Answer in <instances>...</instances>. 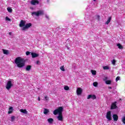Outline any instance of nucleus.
Wrapping results in <instances>:
<instances>
[{
	"label": "nucleus",
	"instance_id": "40",
	"mask_svg": "<svg viewBox=\"0 0 125 125\" xmlns=\"http://www.w3.org/2000/svg\"><path fill=\"white\" fill-rule=\"evenodd\" d=\"M108 88H109V89H112V87L109 86V87H108Z\"/></svg>",
	"mask_w": 125,
	"mask_h": 125
},
{
	"label": "nucleus",
	"instance_id": "5",
	"mask_svg": "<svg viewBox=\"0 0 125 125\" xmlns=\"http://www.w3.org/2000/svg\"><path fill=\"white\" fill-rule=\"evenodd\" d=\"M106 118L108 121H112V113L111 111H108L106 113Z\"/></svg>",
	"mask_w": 125,
	"mask_h": 125
},
{
	"label": "nucleus",
	"instance_id": "21",
	"mask_svg": "<svg viewBox=\"0 0 125 125\" xmlns=\"http://www.w3.org/2000/svg\"><path fill=\"white\" fill-rule=\"evenodd\" d=\"M117 46L118 47V48L119 49H123L124 48V46L121 44V43H118L117 44Z\"/></svg>",
	"mask_w": 125,
	"mask_h": 125
},
{
	"label": "nucleus",
	"instance_id": "27",
	"mask_svg": "<svg viewBox=\"0 0 125 125\" xmlns=\"http://www.w3.org/2000/svg\"><path fill=\"white\" fill-rule=\"evenodd\" d=\"M7 10L8 11V12H10V13L12 12V9H11V8H7Z\"/></svg>",
	"mask_w": 125,
	"mask_h": 125
},
{
	"label": "nucleus",
	"instance_id": "6",
	"mask_svg": "<svg viewBox=\"0 0 125 125\" xmlns=\"http://www.w3.org/2000/svg\"><path fill=\"white\" fill-rule=\"evenodd\" d=\"M30 27H32V23H26L24 27L21 28L22 31H26L27 29H29Z\"/></svg>",
	"mask_w": 125,
	"mask_h": 125
},
{
	"label": "nucleus",
	"instance_id": "29",
	"mask_svg": "<svg viewBox=\"0 0 125 125\" xmlns=\"http://www.w3.org/2000/svg\"><path fill=\"white\" fill-rule=\"evenodd\" d=\"M93 84L94 86H95L96 87V86H97V85H98V83H97V82H94L93 83Z\"/></svg>",
	"mask_w": 125,
	"mask_h": 125
},
{
	"label": "nucleus",
	"instance_id": "17",
	"mask_svg": "<svg viewBox=\"0 0 125 125\" xmlns=\"http://www.w3.org/2000/svg\"><path fill=\"white\" fill-rule=\"evenodd\" d=\"M47 122L49 124H52L54 122V120L53 118H49L47 119Z\"/></svg>",
	"mask_w": 125,
	"mask_h": 125
},
{
	"label": "nucleus",
	"instance_id": "38",
	"mask_svg": "<svg viewBox=\"0 0 125 125\" xmlns=\"http://www.w3.org/2000/svg\"><path fill=\"white\" fill-rule=\"evenodd\" d=\"M44 98H45V100H48V98L47 97V96H45Z\"/></svg>",
	"mask_w": 125,
	"mask_h": 125
},
{
	"label": "nucleus",
	"instance_id": "15",
	"mask_svg": "<svg viewBox=\"0 0 125 125\" xmlns=\"http://www.w3.org/2000/svg\"><path fill=\"white\" fill-rule=\"evenodd\" d=\"M3 54L7 55L9 54V51L8 50L2 49Z\"/></svg>",
	"mask_w": 125,
	"mask_h": 125
},
{
	"label": "nucleus",
	"instance_id": "13",
	"mask_svg": "<svg viewBox=\"0 0 125 125\" xmlns=\"http://www.w3.org/2000/svg\"><path fill=\"white\" fill-rule=\"evenodd\" d=\"M40 55H39V54H37L36 53H31V56L32 58H36L37 57H38V56H39Z\"/></svg>",
	"mask_w": 125,
	"mask_h": 125
},
{
	"label": "nucleus",
	"instance_id": "30",
	"mask_svg": "<svg viewBox=\"0 0 125 125\" xmlns=\"http://www.w3.org/2000/svg\"><path fill=\"white\" fill-rule=\"evenodd\" d=\"M122 122L125 125V117H123L122 118Z\"/></svg>",
	"mask_w": 125,
	"mask_h": 125
},
{
	"label": "nucleus",
	"instance_id": "14",
	"mask_svg": "<svg viewBox=\"0 0 125 125\" xmlns=\"http://www.w3.org/2000/svg\"><path fill=\"white\" fill-rule=\"evenodd\" d=\"M111 20H112V17H109L107 19V21L105 22V24L106 25H108L109 23L111 22Z\"/></svg>",
	"mask_w": 125,
	"mask_h": 125
},
{
	"label": "nucleus",
	"instance_id": "37",
	"mask_svg": "<svg viewBox=\"0 0 125 125\" xmlns=\"http://www.w3.org/2000/svg\"><path fill=\"white\" fill-rule=\"evenodd\" d=\"M36 64H37V65H39V64H40V61H37L36 62Z\"/></svg>",
	"mask_w": 125,
	"mask_h": 125
},
{
	"label": "nucleus",
	"instance_id": "18",
	"mask_svg": "<svg viewBox=\"0 0 125 125\" xmlns=\"http://www.w3.org/2000/svg\"><path fill=\"white\" fill-rule=\"evenodd\" d=\"M20 112L23 113V114H28V111L26 109H20Z\"/></svg>",
	"mask_w": 125,
	"mask_h": 125
},
{
	"label": "nucleus",
	"instance_id": "20",
	"mask_svg": "<svg viewBox=\"0 0 125 125\" xmlns=\"http://www.w3.org/2000/svg\"><path fill=\"white\" fill-rule=\"evenodd\" d=\"M12 110H13V107L12 106L10 107L9 108L8 114H11L13 112Z\"/></svg>",
	"mask_w": 125,
	"mask_h": 125
},
{
	"label": "nucleus",
	"instance_id": "34",
	"mask_svg": "<svg viewBox=\"0 0 125 125\" xmlns=\"http://www.w3.org/2000/svg\"><path fill=\"white\" fill-rule=\"evenodd\" d=\"M30 54H31V52L29 51H26V55H27V56H28V55H30Z\"/></svg>",
	"mask_w": 125,
	"mask_h": 125
},
{
	"label": "nucleus",
	"instance_id": "23",
	"mask_svg": "<svg viewBox=\"0 0 125 125\" xmlns=\"http://www.w3.org/2000/svg\"><path fill=\"white\" fill-rule=\"evenodd\" d=\"M60 70L64 72L65 71V68H64V65L61 66L60 68Z\"/></svg>",
	"mask_w": 125,
	"mask_h": 125
},
{
	"label": "nucleus",
	"instance_id": "31",
	"mask_svg": "<svg viewBox=\"0 0 125 125\" xmlns=\"http://www.w3.org/2000/svg\"><path fill=\"white\" fill-rule=\"evenodd\" d=\"M120 79H121V77H120V76H117L116 78V82H118V81H120Z\"/></svg>",
	"mask_w": 125,
	"mask_h": 125
},
{
	"label": "nucleus",
	"instance_id": "28",
	"mask_svg": "<svg viewBox=\"0 0 125 125\" xmlns=\"http://www.w3.org/2000/svg\"><path fill=\"white\" fill-rule=\"evenodd\" d=\"M91 73L94 75H96V71H95V70H91Z\"/></svg>",
	"mask_w": 125,
	"mask_h": 125
},
{
	"label": "nucleus",
	"instance_id": "24",
	"mask_svg": "<svg viewBox=\"0 0 125 125\" xmlns=\"http://www.w3.org/2000/svg\"><path fill=\"white\" fill-rule=\"evenodd\" d=\"M64 89L65 90H69V89H70V87L68 86H64Z\"/></svg>",
	"mask_w": 125,
	"mask_h": 125
},
{
	"label": "nucleus",
	"instance_id": "41",
	"mask_svg": "<svg viewBox=\"0 0 125 125\" xmlns=\"http://www.w3.org/2000/svg\"><path fill=\"white\" fill-rule=\"evenodd\" d=\"M12 34V33L11 32H9V35L10 36H11Z\"/></svg>",
	"mask_w": 125,
	"mask_h": 125
},
{
	"label": "nucleus",
	"instance_id": "10",
	"mask_svg": "<svg viewBox=\"0 0 125 125\" xmlns=\"http://www.w3.org/2000/svg\"><path fill=\"white\" fill-rule=\"evenodd\" d=\"M25 24H26V21L21 20V21L19 26L21 28H22V27H25Z\"/></svg>",
	"mask_w": 125,
	"mask_h": 125
},
{
	"label": "nucleus",
	"instance_id": "25",
	"mask_svg": "<svg viewBox=\"0 0 125 125\" xmlns=\"http://www.w3.org/2000/svg\"><path fill=\"white\" fill-rule=\"evenodd\" d=\"M104 70H109V66H104L103 67Z\"/></svg>",
	"mask_w": 125,
	"mask_h": 125
},
{
	"label": "nucleus",
	"instance_id": "19",
	"mask_svg": "<svg viewBox=\"0 0 125 125\" xmlns=\"http://www.w3.org/2000/svg\"><path fill=\"white\" fill-rule=\"evenodd\" d=\"M32 69V65H28L26 66L25 70L26 71H30Z\"/></svg>",
	"mask_w": 125,
	"mask_h": 125
},
{
	"label": "nucleus",
	"instance_id": "32",
	"mask_svg": "<svg viewBox=\"0 0 125 125\" xmlns=\"http://www.w3.org/2000/svg\"><path fill=\"white\" fill-rule=\"evenodd\" d=\"M5 19L6 21H11V20L8 17H6Z\"/></svg>",
	"mask_w": 125,
	"mask_h": 125
},
{
	"label": "nucleus",
	"instance_id": "26",
	"mask_svg": "<svg viewBox=\"0 0 125 125\" xmlns=\"http://www.w3.org/2000/svg\"><path fill=\"white\" fill-rule=\"evenodd\" d=\"M14 120H15V116H12L11 117V122H14Z\"/></svg>",
	"mask_w": 125,
	"mask_h": 125
},
{
	"label": "nucleus",
	"instance_id": "7",
	"mask_svg": "<svg viewBox=\"0 0 125 125\" xmlns=\"http://www.w3.org/2000/svg\"><path fill=\"white\" fill-rule=\"evenodd\" d=\"M117 102H114L112 103L110 107L111 110H114L117 108Z\"/></svg>",
	"mask_w": 125,
	"mask_h": 125
},
{
	"label": "nucleus",
	"instance_id": "1",
	"mask_svg": "<svg viewBox=\"0 0 125 125\" xmlns=\"http://www.w3.org/2000/svg\"><path fill=\"white\" fill-rule=\"evenodd\" d=\"M62 112H63V107L62 106L58 107L57 109L54 110L53 111V114L55 115L59 114L57 119L58 121H60V122H63V115L62 114Z\"/></svg>",
	"mask_w": 125,
	"mask_h": 125
},
{
	"label": "nucleus",
	"instance_id": "8",
	"mask_svg": "<svg viewBox=\"0 0 125 125\" xmlns=\"http://www.w3.org/2000/svg\"><path fill=\"white\" fill-rule=\"evenodd\" d=\"M30 3L32 5H37L40 3V1L38 0H31Z\"/></svg>",
	"mask_w": 125,
	"mask_h": 125
},
{
	"label": "nucleus",
	"instance_id": "39",
	"mask_svg": "<svg viewBox=\"0 0 125 125\" xmlns=\"http://www.w3.org/2000/svg\"><path fill=\"white\" fill-rule=\"evenodd\" d=\"M38 101H41V98L40 97H38Z\"/></svg>",
	"mask_w": 125,
	"mask_h": 125
},
{
	"label": "nucleus",
	"instance_id": "35",
	"mask_svg": "<svg viewBox=\"0 0 125 125\" xmlns=\"http://www.w3.org/2000/svg\"><path fill=\"white\" fill-rule=\"evenodd\" d=\"M97 20L99 21L100 20V16L99 15L97 16Z\"/></svg>",
	"mask_w": 125,
	"mask_h": 125
},
{
	"label": "nucleus",
	"instance_id": "2",
	"mask_svg": "<svg viewBox=\"0 0 125 125\" xmlns=\"http://www.w3.org/2000/svg\"><path fill=\"white\" fill-rule=\"evenodd\" d=\"M15 63L18 68H23L25 66L26 61L24 59L18 57L15 59Z\"/></svg>",
	"mask_w": 125,
	"mask_h": 125
},
{
	"label": "nucleus",
	"instance_id": "22",
	"mask_svg": "<svg viewBox=\"0 0 125 125\" xmlns=\"http://www.w3.org/2000/svg\"><path fill=\"white\" fill-rule=\"evenodd\" d=\"M112 81L110 80H107L105 82L106 84H111Z\"/></svg>",
	"mask_w": 125,
	"mask_h": 125
},
{
	"label": "nucleus",
	"instance_id": "16",
	"mask_svg": "<svg viewBox=\"0 0 125 125\" xmlns=\"http://www.w3.org/2000/svg\"><path fill=\"white\" fill-rule=\"evenodd\" d=\"M49 113V110L47 108H44V111H43V114L44 115H47Z\"/></svg>",
	"mask_w": 125,
	"mask_h": 125
},
{
	"label": "nucleus",
	"instance_id": "42",
	"mask_svg": "<svg viewBox=\"0 0 125 125\" xmlns=\"http://www.w3.org/2000/svg\"><path fill=\"white\" fill-rule=\"evenodd\" d=\"M94 0V1H96V0Z\"/></svg>",
	"mask_w": 125,
	"mask_h": 125
},
{
	"label": "nucleus",
	"instance_id": "4",
	"mask_svg": "<svg viewBox=\"0 0 125 125\" xmlns=\"http://www.w3.org/2000/svg\"><path fill=\"white\" fill-rule=\"evenodd\" d=\"M13 85V84H12V82H11V81H8L6 85V89H7V90H9V89L12 87Z\"/></svg>",
	"mask_w": 125,
	"mask_h": 125
},
{
	"label": "nucleus",
	"instance_id": "3",
	"mask_svg": "<svg viewBox=\"0 0 125 125\" xmlns=\"http://www.w3.org/2000/svg\"><path fill=\"white\" fill-rule=\"evenodd\" d=\"M44 14V12L42 10H39L37 12H33L31 13L32 16H34V15H35V16H37V17H39V16L41 15H43Z\"/></svg>",
	"mask_w": 125,
	"mask_h": 125
},
{
	"label": "nucleus",
	"instance_id": "33",
	"mask_svg": "<svg viewBox=\"0 0 125 125\" xmlns=\"http://www.w3.org/2000/svg\"><path fill=\"white\" fill-rule=\"evenodd\" d=\"M112 63L113 65H115L116 64V60H112Z\"/></svg>",
	"mask_w": 125,
	"mask_h": 125
},
{
	"label": "nucleus",
	"instance_id": "9",
	"mask_svg": "<svg viewBox=\"0 0 125 125\" xmlns=\"http://www.w3.org/2000/svg\"><path fill=\"white\" fill-rule=\"evenodd\" d=\"M77 95H81L83 93V89L81 87H78L77 89Z\"/></svg>",
	"mask_w": 125,
	"mask_h": 125
},
{
	"label": "nucleus",
	"instance_id": "11",
	"mask_svg": "<svg viewBox=\"0 0 125 125\" xmlns=\"http://www.w3.org/2000/svg\"><path fill=\"white\" fill-rule=\"evenodd\" d=\"M93 99V100H94V99H96V96L95 95H89L87 98V99Z\"/></svg>",
	"mask_w": 125,
	"mask_h": 125
},
{
	"label": "nucleus",
	"instance_id": "36",
	"mask_svg": "<svg viewBox=\"0 0 125 125\" xmlns=\"http://www.w3.org/2000/svg\"><path fill=\"white\" fill-rule=\"evenodd\" d=\"M45 18L47 19H48V20H49V17H48V16H47V15H45Z\"/></svg>",
	"mask_w": 125,
	"mask_h": 125
},
{
	"label": "nucleus",
	"instance_id": "12",
	"mask_svg": "<svg viewBox=\"0 0 125 125\" xmlns=\"http://www.w3.org/2000/svg\"><path fill=\"white\" fill-rule=\"evenodd\" d=\"M112 117L114 122H117V121L119 120V116H118L117 114H113Z\"/></svg>",
	"mask_w": 125,
	"mask_h": 125
}]
</instances>
